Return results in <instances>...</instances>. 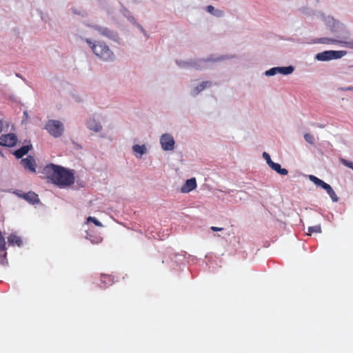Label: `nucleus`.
Returning a JSON list of instances; mask_svg holds the SVG:
<instances>
[{
    "instance_id": "1",
    "label": "nucleus",
    "mask_w": 353,
    "mask_h": 353,
    "mask_svg": "<svg viewBox=\"0 0 353 353\" xmlns=\"http://www.w3.org/2000/svg\"><path fill=\"white\" fill-rule=\"evenodd\" d=\"M43 173L48 180L59 187L69 186L74 183L73 171L60 165H48L43 168Z\"/></svg>"
},
{
    "instance_id": "2",
    "label": "nucleus",
    "mask_w": 353,
    "mask_h": 353,
    "mask_svg": "<svg viewBox=\"0 0 353 353\" xmlns=\"http://www.w3.org/2000/svg\"><path fill=\"white\" fill-rule=\"evenodd\" d=\"M86 42L92 48L94 54L101 60L105 61L114 60V53L105 43L101 41L92 43L89 39H86Z\"/></svg>"
},
{
    "instance_id": "3",
    "label": "nucleus",
    "mask_w": 353,
    "mask_h": 353,
    "mask_svg": "<svg viewBox=\"0 0 353 353\" xmlns=\"http://www.w3.org/2000/svg\"><path fill=\"white\" fill-rule=\"evenodd\" d=\"M347 54L344 50H326L319 52L316 55V59L321 61H327L332 59H338L342 58Z\"/></svg>"
},
{
    "instance_id": "4",
    "label": "nucleus",
    "mask_w": 353,
    "mask_h": 353,
    "mask_svg": "<svg viewBox=\"0 0 353 353\" xmlns=\"http://www.w3.org/2000/svg\"><path fill=\"white\" fill-rule=\"evenodd\" d=\"M309 179L312 181L316 185L320 186L323 188L327 193L329 194L330 197L332 200L333 202H336L339 200L337 195L335 192L332 189V188L323 180L319 179L314 175H309Z\"/></svg>"
},
{
    "instance_id": "5",
    "label": "nucleus",
    "mask_w": 353,
    "mask_h": 353,
    "mask_svg": "<svg viewBox=\"0 0 353 353\" xmlns=\"http://www.w3.org/2000/svg\"><path fill=\"white\" fill-rule=\"evenodd\" d=\"M46 129L54 137H59L63 132V124L57 120H50L46 123Z\"/></svg>"
},
{
    "instance_id": "6",
    "label": "nucleus",
    "mask_w": 353,
    "mask_h": 353,
    "mask_svg": "<svg viewBox=\"0 0 353 353\" xmlns=\"http://www.w3.org/2000/svg\"><path fill=\"white\" fill-rule=\"evenodd\" d=\"M314 43L323 44H340L342 46L353 49V41H341L328 37H321L314 41Z\"/></svg>"
},
{
    "instance_id": "7",
    "label": "nucleus",
    "mask_w": 353,
    "mask_h": 353,
    "mask_svg": "<svg viewBox=\"0 0 353 353\" xmlns=\"http://www.w3.org/2000/svg\"><path fill=\"white\" fill-rule=\"evenodd\" d=\"M17 137L13 133L3 134L0 137V145L6 147H13L17 142Z\"/></svg>"
},
{
    "instance_id": "8",
    "label": "nucleus",
    "mask_w": 353,
    "mask_h": 353,
    "mask_svg": "<svg viewBox=\"0 0 353 353\" xmlns=\"http://www.w3.org/2000/svg\"><path fill=\"white\" fill-rule=\"evenodd\" d=\"M21 164L26 170L30 172H36L37 163L33 156L29 155L21 160Z\"/></svg>"
},
{
    "instance_id": "9",
    "label": "nucleus",
    "mask_w": 353,
    "mask_h": 353,
    "mask_svg": "<svg viewBox=\"0 0 353 353\" xmlns=\"http://www.w3.org/2000/svg\"><path fill=\"white\" fill-rule=\"evenodd\" d=\"M293 71L294 68L291 65L288 67H275L267 70L265 72V75L273 76L278 73L287 75L291 74Z\"/></svg>"
},
{
    "instance_id": "10",
    "label": "nucleus",
    "mask_w": 353,
    "mask_h": 353,
    "mask_svg": "<svg viewBox=\"0 0 353 353\" xmlns=\"http://www.w3.org/2000/svg\"><path fill=\"white\" fill-rule=\"evenodd\" d=\"M160 143L164 150H172L174 149V140L170 134H163L161 137Z\"/></svg>"
},
{
    "instance_id": "11",
    "label": "nucleus",
    "mask_w": 353,
    "mask_h": 353,
    "mask_svg": "<svg viewBox=\"0 0 353 353\" xmlns=\"http://www.w3.org/2000/svg\"><path fill=\"white\" fill-rule=\"evenodd\" d=\"M196 188V181L195 178L188 179L185 184L181 188V192L183 193H188L194 190Z\"/></svg>"
},
{
    "instance_id": "12",
    "label": "nucleus",
    "mask_w": 353,
    "mask_h": 353,
    "mask_svg": "<svg viewBox=\"0 0 353 353\" xmlns=\"http://www.w3.org/2000/svg\"><path fill=\"white\" fill-rule=\"evenodd\" d=\"M114 282V278L112 275L101 274V283L100 287L101 288H105L113 284Z\"/></svg>"
},
{
    "instance_id": "13",
    "label": "nucleus",
    "mask_w": 353,
    "mask_h": 353,
    "mask_svg": "<svg viewBox=\"0 0 353 353\" xmlns=\"http://www.w3.org/2000/svg\"><path fill=\"white\" fill-rule=\"evenodd\" d=\"M94 29L98 30V32L103 36L108 37L112 39H115L117 37V34L114 31L109 30L107 28H102L99 26H94Z\"/></svg>"
},
{
    "instance_id": "14",
    "label": "nucleus",
    "mask_w": 353,
    "mask_h": 353,
    "mask_svg": "<svg viewBox=\"0 0 353 353\" xmlns=\"http://www.w3.org/2000/svg\"><path fill=\"white\" fill-rule=\"evenodd\" d=\"M32 148V144H28V145H23L22 146L21 148H20L18 150H16L14 152H13V154L15 156V157L17 159H21L22 158L24 155L27 154L28 153V152Z\"/></svg>"
},
{
    "instance_id": "15",
    "label": "nucleus",
    "mask_w": 353,
    "mask_h": 353,
    "mask_svg": "<svg viewBox=\"0 0 353 353\" xmlns=\"http://www.w3.org/2000/svg\"><path fill=\"white\" fill-rule=\"evenodd\" d=\"M21 197L28 201L31 204H36L39 203L38 195L33 192H28L21 195Z\"/></svg>"
},
{
    "instance_id": "16",
    "label": "nucleus",
    "mask_w": 353,
    "mask_h": 353,
    "mask_svg": "<svg viewBox=\"0 0 353 353\" xmlns=\"http://www.w3.org/2000/svg\"><path fill=\"white\" fill-rule=\"evenodd\" d=\"M87 127L96 132L101 131L102 126L100 122L97 121L94 119L90 118L86 123Z\"/></svg>"
},
{
    "instance_id": "17",
    "label": "nucleus",
    "mask_w": 353,
    "mask_h": 353,
    "mask_svg": "<svg viewBox=\"0 0 353 353\" xmlns=\"http://www.w3.org/2000/svg\"><path fill=\"white\" fill-rule=\"evenodd\" d=\"M134 154L137 158H141L143 154L146 152V148L144 145H134L132 147Z\"/></svg>"
},
{
    "instance_id": "18",
    "label": "nucleus",
    "mask_w": 353,
    "mask_h": 353,
    "mask_svg": "<svg viewBox=\"0 0 353 353\" xmlns=\"http://www.w3.org/2000/svg\"><path fill=\"white\" fill-rule=\"evenodd\" d=\"M270 167L274 171H276L277 173L281 174V175H286L288 173V170L285 168H282L281 165L277 163H272L270 164Z\"/></svg>"
},
{
    "instance_id": "19",
    "label": "nucleus",
    "mask_w": 353,
    "mask_h": 353,
    "mask_svg": "<svg viewBox=\"0 0 353 353\" xmlns=\"http://www.w3.org/2000/svg\"><path fill=\"white\" fill-rule=\"evenodd\" d=\"M8 241L9 244L12 245H17L18 246H21L22 245L21 239L19 236H18L15 234H11L8 236Z\"/></svg>"
},
{
    "instance_id": "20",
    "label": "nucleus",
    "mask_w": 353,
    "mask_h": 353,
    "mask_svg": "<svg viewBox=\"0 0 353 353\" xmlns=\"http://www.w3.org/2000/svg\"><path fill=\"white\" fill-rule=\"evenodd\" d=\"M206 10L212 14L214 16H216V17H221L224 15V13L221 10H216L212 6H208L206 7Z\"/></svg>"
},
{
    "instance_id": "21",
    "label": "nucleus",
    "mask_w": 353,
    "mask_h": 353,
    "mask_svg": "<svg viewBox=\"0 0 353 353\" xmlns=\"http://www.w3.org/2000/svg\"><path fill=\"white\" fill-rule=\"evenodd\" d=\"M211 83L209 81H203L201 84L197 85L194 89V94H198L200 92L203 90L208 85H210Z\"/></svg>"
},
{
    "instance_id": "22",
    "label": "nucleus",
    "mask_w": 353,
    "mask_h": 353,
    "mask_svg": "<svg viewBox=\"0 0 353 353\" xmlns=\"http://www.w3.org/2000/svg\"><path fill=\"white\" fill-rule=\"evenodd\" d=\"M6 250V248L5 239L3 236L1 232L0 231V254H1V252H4V254H3L4 257H6V256L7 254Z\"/></svg>"
},
{
    "instance_id": "23",
    "label": "nucleus",
    "mask_w": 353,
    "mask_h": 353,
    "mask_svg": "<svg viewBox=\"0 0 353 353\" xmlns=\"http://www.w3.org/2000/svg\"><path fill=\"white\" fill-rule=\"evenodd\" d=\"M308 232H309L310 234H311L313 232H314V233H320V232H321V225H317L309 227L308 228Z\"/></svg>"
},
{
    "instance_id": "24",
    "label": "nucleus",
    "mask_w": 353,
    "mask_h": 353,
    "mask_svg": "<svg viewBox=\"0 0 353 353\" xmlns=\"http://www.w3.org/2000/svg\"><path fill=\"white\" fill-rule=\"evenodd\" d=\"M304 139L310 144H311V145L314 144V137L312 134H311L310 133H305L304 134Z\"/></svg>"
},
{
    "instance_id": "25",
    "label": "nucleus",
    "mask_w": 353,
    "mask_h": 353,
    "mask_svg": "<svg viewBox=\"0 0 353 353\" xmlns=\"http://www.w3.org/2000/svg\"><path fill=\"white\" fill-rule=\"evenodd\" d=\"M340 161L345 166L353 170V161H350L343 158L340 159Z\"/></svg>"
},
{
    "instance_id": "26",
    "label": "nucleus",
    "mask_w": 353,
    "mask_h": 353,
    "mask_svg": "<svg viewBox=\"0 0 353 353\" xmlns=\"http://www.w3.org/2000/svg\"><path fill=\"white\" fill-rule=\"evenodd\" d=\"M87 221L88 222H92L97 226H103L102 223L100 221H99L95 217L89 216L87 219Z\"/></svg>"
},
{
    "instance_id": "27",
    "label": "nucleus",
    "mask_w": 353,
    "mask_h": 353,
    "mask_svg": "<svg viewBox=\"0 0 353 353\" xmlns=\"http://www.w3.org/2000/svg\"><path fill=\"white\" fill-rule=\"evenodd\" d=\"M263 157L266 160V162L269 166L270 164H272V163H273V161L271 160L270 156L267 152H264L263 153Z\"/></svg>"
},
{
    "instance_id": "28",
    "label": "nucleus",
    "mask_w": 353,
    "mask_h": 353,
    "mask_svg": "<svg viewBox=\"0 0 353 353\" xmlns=\"http://www.w3.org/2000/svg\"><path fill=\"white\" fill-rule=\"evenodd\" d=\"M210 229L214 231V232H220V231H223V228H219V227H216V226H212L210 228Z\"/></svg>"
},
{
    "instance_id": "29",
    "label": "nucleus",
    "mask_w": 353,
    "mask_h": 353,
    "mask_svg": "<svg viewBox=\"0 0 353 353\" xmlns=\"http://www.w3.org/2000/svg\"><path fill=\"white\" fill-rule=\"evenodd\" d=\"M92 243H99L102 241V238L101 237H97L94 240L90 239Z\"/></svg>"
},
{
    "instance_id": "30",
    "label": "nucleus",
    "mask_w": 353,
    "mask_h": 353,
    "mask_svg": "<svg viewBox=\"0 0 353 353\" xmlns=\"http://www.w3.org/2000/svg\"><path fill=\"white\" fill-rule=\"evenodd\" d=\"M3 130V122L0 120V134L1 133Z\"/></svg>"
},
{
    "instance_id": "31",
    "label": "nucleus",
    "mask_w": 353,
    "mask_h": 353,
    "mask_svg": "<svg viewBox=\"0 0 353 353\" xmlns=\"http://www.w3.org/2000/svg\"><path fill=\"white\" fill-rule=\"evenodd\" d=\"M344 90H353V87H349L343 89Z\"/></svg>"
}]
</instances>
